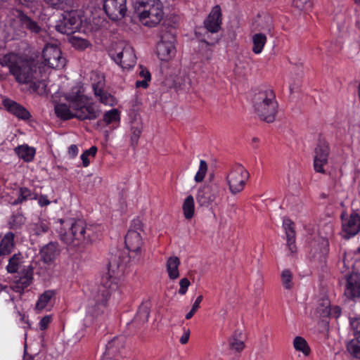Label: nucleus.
<instances>
[{"label":"nucleus","instance_id":"2eb2a0df","mask_svg":"<svg viewBox=\"0 0 360 360\" xmlns=\"http://www.w3.org/2000/svg\"><path fill=\"white\" fill-rule=\"evenodd\" d=\"M33 274L34 269L32 266H24L11 283L13 291L22 294L24 290L32 283Z\"/></svg>","mask_w":360,"mask_h":360},{"label":"nucleus","instance_id":"9b49d317","mask_svg":"<svg viewBox=\"0 0 360 360\" xmlns=\"http://www.w3.org/2000/svg\"><path fill=\"white\" fill-rule=\"evenodd\" d=\"M42 58L45 65L51 68L61 69L65 65L66 60L62 56V52L56 45H46L42 51Z\"/></svg>","mask_w":360,"mask_h":360},{"label":"nucleus","instance_id":"dca6fc26","mask_svg":"<svg viewBox=\"0 0 360 360\" xmlns=\"http://www.w3.org/2000/svg\"><path fill=\"white\" fill-rule=\"evenodd\" d=\"M110 56L122 68L129 69L133 68L136 63L134 51L130 46H125L121 51L116 53H110Z\"/></svg>","mask_w":360,"mask_h":360},{"label":"nucleus","instance_id":"79ce46f5","mask_svg":"<svg viewBox=\"0 0 360 360\" xmlns=\"http://www.w3.org/2000/svg\"><path fill=\"white\" fill-rule=\"evenodd\" d=\"M207 171V164L206 161L201 160L200 161L199 169H198V172L196 173L195 178H194L195 181L198 183L202 181L205 176Z\"/></svg>","mask_w":360,"mask_h":360},{"label":"nucleus","instance_id":"f03ea898","mask_svg":"<svg viewBox=\"0 0 360 360\" xmlns=\"http://www.w3.org/2000/svg\"><path fill=\"white\" fill-rule=\"evenodd\" d=\"M66 103H56L54 106L56 115L63 120L77 118L81 121L96 120L100 117L101 110L79 89H72L65 95Z\"/></svg>","mask_w":360,"mask_h":360},{"label":"nucleus","instance_id":"393cba45","mask_svg":"<svg viewBox=\"0 0 360 360\" xmlns=\"http://www.w3.org/2000/svg\"><path fill=\"white\" fill-rule=\"evenodd\" d=\"M14 151L18 158L22 159L26 162H32L36 153V149L27 144L15 147Z\"/></svg>","mask_w":360,"mask_h":360},{"label":"nucleus","instance_id":"052dcab7","mask_svg":"<svg viewBox=\"0 0 360 360\" xmlns=\"http://www.w3.org/2000/svg\"><path fill=\"white\" fill-rule=\"evenodd\" d=\"M11 291H13V289L11 288V284L10 285H2L0 284V293L5 292L8 294H10Z\"/></svg>","mask_w":360,"mask_h":360},{"label":"nucleus","instance_id":"6ab92c4d","mask_svg":"<svg viewBox=\"0 0 360 360\" xmlns=\"http://www.w3.org/2000/svg\"><path fill=\"white\" fill-rule=\"evenodd\" d=\"M60 253V249L57 242H50L44 245L39 252L41 260L50 264L58 257Z\"/></svg>","mask_w":360,"mask_h":360},{"label":"nucleus","instance_id":"a878e982","mask_svg":"<svg viewBox=\"0 0 360 360\" xmlns=\"http://www.w3.org/2000/svg\"><path fill=\"white\" fill-rule=\"evenodd\" d=\"M23 256L20 252L14 254L8 259V264L6 266V270L10 274L18 273L22 268Z\"/></svg>","mask_w":360,"mask_h":360},{"label":"nucleus","instance_id":"69168bd1","mask_svg":"<svg viewBox=\"0 0 360 360\" xmlns=\"http://www.w3.org/2000/svg\"><path fill=\"white\" fill-rule=\"evenodd\" d=\"M359 96H360V83H359Z\"/></svg>","mask_w":360,"mask_h":360},{"label":"nucleus","instance_id":"13d9d810","mask_svg":"<svg viewBox=\"0 0 360 360\" xmlns=\"http://www.w3.org/2000/svg\"><path fill=\"white\" fill-rule=\"evenodd\" d=\"M150 80H148L147 79H143L141 81L138 80L136 82V86L137 88L142 87L143 89H146L148 87V82H150Z\"/></svg>","mask_w":360,"mask_h":360},{"label":"nucleus","instance_id":"7c9ffc66","mask_svg":"<svg viewBox=\"0 0 360 360\" xmlns=\"http://www.w3.org/2000/svg\"><path fill=\"white\" fill-rule=\"evenodd\" d=\"M346 349L352 358L360 359V340L358 338L349 340L346 344Z\"/></svg>","mask_w":360,"mask_h":360},{"label":"nucleus","instance_id":"680f3d73","mask_svg":"<svg viewBox=\"0 0 360 360\" xmlns=\"http://www.w3.org/2000/svg\"><path fill=\"white\" fill-rule=\"evenodd\" d=\"M94 91L96 96L100 97L105 91L99 88L98 85H94Z\"/></svg>","mask_w":360,"mask_h":360},{"label":"nucleus","instance_id":"f8f14e48","mask_svg":"<svg viewBox=\"0 0 360 360\" xmlns=\"http://www.w3.org/2000/svg\"><path fill=\"white\" fill-rule=\"evenodd\" d=\"M330 153L328 143L323 139H319L314 149V168L316 172L325 174L323 166L328 163Z\"/></svg>","mask_w":360,"mask_h":360},{"label":"nucleus","instance_id":"f704fd0d","mask_svg":"<svg viewBox=\"0 0 360 360\" xmlns=\"http://www.w3.org/2000/svg\"><path fill=\"white\" fill-rule=\"evenodd\" d=\"M142 123L140 122L134 121L131 122V144L134 147L138 143L140 135L142 132Z\"/></svg>","mask_w":360,"mask_h":360},{"label":"nucleus","instance_id":"603ef678","mask_svg":"<svg viewBox=\"0 0 360 360\" xmlns=\"http://www.w3.org/2000/svg\"><path fill=\"white\" fill-rule=\"evenodd\" d=\"M139 68L141 69L139 72V75L141 77H143V79H147L148 80H150L151 75L150 72L144 68L142 65L139 66Z\"/></svg>","mask_w":360,"mask_h":360},{"label":"nucleus","instance_id":"3c124183","mask_svg":"<svg viewBox=\"0 0 360 360\" xmlns=\"http://www.w3.org/2000/svg\"><path fill=\"white\" fill-rule=\"evenodd\" d=\"M51 321L49 316H45L39 321V328L41 330H46Z\"/></svg>","mask_w":360,"mask_h":360},{"label":"nucleus","instance_id":"ea45409f","mask_svg":"<svg viewBox=\"0 0 360 360\" xmlns=\"http://www.w3.org/2000/svg\"><path fill=\"white\" fill-rule=\"evenodd\" d=\"M149 315L150 311L147 307H140L134 318V323H145L148 322Z\"/></svg>","mask_w":360,"mask_h":360},{"label":"nucleus","instance_id":"bb28decb","mask_svg":"<svg viewBox=\"0 0 360 360\" xmlns=\"http://www.w3.org/2000/svg\"><path fill=\"white\" fill-rule=\"evenodd\" d=\"M180 260L177 257H170L167 261V271L170 279L174 280L179 276V266Z\"/></svg>","mask_w":360,"mask_h":360},{"label":"nucleus","instance_id":"6e6552de","mask_svg":"<svg viewBox=\"0 0 360 360\" xmlns=\"http://www.w3.org/2000/svg\"><path fill=\"white\" fill-rule=\"evenodd\" d=\"M224 188L217 181H210L200 187L196 195V200L200 206L208 207L218 198L222 196Z\"/></svg>","mask_w":360,"mask_h":360},{"label":"nucleus","instance_id":"aec40b11","mask_svg":"<svg viewBox=\"0 0 360 360\" xmlns=\"http://www.w3.org/2000/svg\"><path fill=\"white\" fill-rule=\"evenodd\" d=\"M3 105L10 113L19 119L27 120L31 117L30 112L25 108L11 99H4Z\"/></svg>","mask_w":360,"mask_h":360},{"label":"nucleus","instance_id":"5701e85b","mask_svg":"<svg viewBox=\"0 0 360 360\" xmlns=\"http://www.w3.org/2000/svg\"><path fill=\"white\" fill-rule=\"evenodd\" d=\"M16 13V19L20 22L22 28H25L35 34L40 32L41 29L37 22L32 20L20 10H17Z\"/></svg>","mask_w":360,"mask_h":360},{"label":"nucleus","instance_id":"423d86ee","mask_svg":"<svg viewBox=\"0 0 360 360\" xmlns=\"http://www.w3.org/2000/svg\"><path fill=\"white\" fill-rule=\"evenodd\" d=\"M135 9L143 25L150 27L158 25L164 15L163 6L160 0H136Z\"/></svg>","mask_w":360,"mask_h":360},{"label":"nucleus","instance_id":"20e7f679","mask_svg":"<svg viewBox=\"0 0 360 360\" xmlns=\"http://www.w3.org/2000/svg\"><path fill=\"white\" fill-rule=\"evenodd\" d=\"M116 280L110 271L102 275L99 284L91 292L90 302L91 306L95 308V313L103 311L107 307L112 293L118 288Z\"/></svg>","mask_w":360,"mask_h":360},{"label":"nucleus","instance_id":"1a4fd4ad","mask_svg":"<svg viewBox=\"0 0 360 360\" xmlns=\"http://www.w3.org/2000/svg\"><path fill=\"white\" fill-rule=\"evenodd\" d=\"M82 25L81 16L75 11H65L56 22V30L65 34H72L79 31Z\"/></svg>","mask_w":360,"mask_h":360},{"label":"nucleus","instance_id":"b1692460","mask_svg":"<svg viewBox=\"0 0 360 360\" xmlns=\"http://www.w3.org/2000/svg\"><path fill=\"white\" fill-rule=\"evenodd\" d=\"M15 235L12 232H8L0 241V257L4 258L9 255L15 248Z\"/></svg>","mask_w":360,"mask_h":360},{"label":"nucleus","instance_id":"58836bf2","mask_svg":"<svg viewBox=\"0 0 360 360\" xmlns=\"http://www.w3.org/2000/svg\"><path fill=\"white\" fill-rule=\"evenodd\" d=\"M51 8L54 9H65L71 6L72 0H44Z\"/></svg>","mask_w":360,"mask_h":360},{"label":"nucleus","instance_id":"473e14b6","mask_svg":"<svg viewBox=\"0 0 360 360\" xmlns=\"http://www.w3.org/2000/svg\"><path fill=\"white\" fill-rule=\"evenodd\" d=\"M184 216L186 219H191L195 212L194 199L192 195H188L184 200L182 205Z\"/></svg>","mask_w":360,"mask_h":360},{"label":"nucleus","instance_id":"4be33fe9","mask_svg":"<svg viewBox=\"0 0 360 360\" xmlns=\"http://www.w3.org/2000/svg\"><path fill=\"white\" fill-rule=\"evenodd\" d=\"M283 227L285 230L287 240V246L291 253H295L297 251L295 245V231L294 229V223L288 218L283 221Z\"/></svg>","mask_w":360,"mask_h":360},{"label":"nucleus","instance_id":"8fccbe9b","mask_svg":"<svg viewBox=\"0 0 360 360\" xmlns=\"http://www.w3.org/2000/svg\"><path fill=\"white\" fill-rule=\"evenodd\" d=\"M142 228H143V223L140 219L137 218V219H134L131 221V224L129 229L136 230V231L139 232V231H142Z\"/></svg>","mask_w":360,"mask_h":360},{"label":"nucleus","instance_id":"c85d7f7f","mask_svg":"<svg viewBox=\"0 0 360 360\" xmlns=\"http://www.w3.org/2000/svg\"><path fill=\"white\" fill-rule=\"evenodd\" d=\"M37 199V193H32L29 188L26 187H20L18 191V198L11 202L13 205H17L27 200Z\"/></svg>","mask_w":360,"mask_h":360},{"label":"nucleus","instance_id":"e433bc0d","mask_svg":"<svg viewBox=\"0 0 360 360\" xmlns=\"http://www.w3.org/2000/svg\"><path fill=\"white\" fill-rule=\"evenodd\" d=\"M69 41L74 48L79 51H84L91 46L89 40L78 37H70Z\"/></svg>","mask_w":360,"mask_h":360},{"label":"nucleus","instance_id":"4c0bfd02","mask_svg":"<svg viewBox=\"0 0 360 360\" xmlns=\"http://www.w3.org/2000/svg\"><path fill=\"white\" fill-rule=\"evenodd\" d=\"M330 301L327 299L322 300L316 307V312L321 318L329 317L330 314Z\"/></svg>","mask_w":360,"mask_h":360},{"label":"nucleus","instance_id":"ddd939ff","mask_svg":"<svg viewBox=\"0 0 360 360\" xmlns=\"http://www.w3.org/2000/svg\"><path fill=\"white\" fill-rule=\"evenodd\" d=\"M346 213L343 212L341 216L342 237L345 239H349L360 232V215L356 212H352L348 217L345 218Z\"/></svg>","mask_w":360,"mask_h":360},{"label":"nucleus","instance_id":"338daca9","mask_svg":"<svg viewBox=\"0 0 360 360\" xmlns=\"http://www.w3.org/2000/svg\"><path fill=\"white\" fill-rule=\"evenodd\" d=\"M356 251H357V252H358V253H359V254H360V247H359V248H358V249H357V250H356Z\"/></svg>","mask_w":360,"mask_h":360},{"label":"nucleus","instance_id":"6e6d98bb","mask_svg":"<svg viewBox=\"0 0 360 360\" xmlns=\"http://www.w3.org/2000/svg\"><path fill=\"white\" fill-rule=\"evenodd\" d=\"M184 333L179 340L180 342L182 345L186 344L188 342V341L189 340V336H190V330L189 329L184 328Z\"/></svg>","mask_w":360,"mask_h":360},{"label":"nucleus","instance_id":"c9c22d12","mask_svg":"<svg viewBox=\"0 0 360 360\" xmlns=\"http://www.w3.org/2000/svg\"><path fill=\"white\" fill-rule=\"evenodd\" d=\"M293 346L297 351L302 352L304 356H308L310 354L311 349L302 337H295L293 340Z\"/></svg>","mask_w":360,"mask_h":360},{"label":"nucleus","instance_id":"a19ab883","mask_svg":"<svg viewBox=\"0 0 360 360\" xmlns=\"http://www.w3.org/2000/svg\"><path fill=\"white\" fill-rule=\"evenodd\" d=\"M292 274L289 269H285L281 274V281L283 287L287 290L292 288Z\"/></svg>","mask_w":360,"mask_h":360},{"label":"nucleus","instance_id":"39448f33","mask_svg":"<svg viewBox=\"0 0 360 360\" xmlns=\"http://www.w3.org/2000/svg\"><path fill=\"white\" fill-rule=\"evenodd\" d=\"M253 107L259 118L268 123L275 120L278 104L273 90L266 89L256 93L253 98Z\"/></svg>","mask_w":360,"mask_h":360},{"label":"nucleus","instance_id":"72a5a7b5","mask_svg":"<svg viewBox=\"0 0 360 360\" xmlns=\"http://www.w3.org/2000/svg\"><path fill=\"white\" fill-rule=\"evenodd\" d=\"M56 291L52 290H46L42 293L36 304V309L38 310L44 309L51 301V298L55 296Z\"/></svg>","mask_w":360,"mask_h":360},{"label":"nucleus","instance_id":"bf43d9fd","mask_svg":"<svg viewBox=\"0 0 360 360\" xmlns=\"http://www.w3.org/2000/svg\"><path fill=\"white\" fill-rule=\"evenodd\" d=\"M202 299H203V297H202V295H199V296L196 298V300H195V302L193 303V306H192V309H193V310L197 311V310L199 309V307H200V302H202Z\"/></svg>","mask_w":360,"mask_h":360},{"label":"nucleus","instance_id":"7ed1b4c3","mask_svg":"<svg viewBox=\"0 0 360 360\" xmlns=\"http://www.w3.org/2000/svg\"><path fill=\"white\" fill-rule=\"evenodd\" d=\"M59 221L60 238L69 250H82L96 238L93 227L88 226L82 219H60Z\"/></svg>","mask_w":360,"mask_h":360},{"label":"nucleus","instance_id":"de8ad7c7","mask_svg":"<svg viewBox=\"0 0 360 360\" xmlns=\"http://www.w3.org/2000/svg\"><path fill=\"white\" fill-rule=\"evenodd\" d=\"M179 293L181 295H185L190 285V281L187 278H183L179 281Z\"/></svg>","mask_w":360,"mask_h":360},{"label":"nucleus","instance_id":"f257e3e1","mask_svg":"<svg viewBox=\"0 0 360 360\" xmlns=\"http://www.w3.org/2000/svg\"><path fill=\"white\" fill-rule=\"evenodd\" d=\"M1 67H8L9 72L19 84H29L33 92L44 95L46 84L42 79L41 64L32 60L22 59L18 55L10 53L0 58Z\"/></svg>","mask_w":360,"mask_h":360},{"label":"nucleus","instance_id":"5fc2aeb1","mask_svg":"<svg viewBox=\"0 0 360 360\" xmlns=\"http://www.w3.org/2000/svg\"><path fill=\"white\" fill-rule=\"evenodd\" d=\"M37 200H38V202L41 207L46 206L50 204V201L49 200L46 195H41L40 196H39L37 195Z\"/></svg>","mask_w":360,"mask_h":360},{"label":"nucleus","instance_id":"412c9836","mask_svg":"<svg viewBox=\"0 0 360 360\" xmlns=\"http://www.w3.org/2000/svg\"><path fill=\"white\" fill-rule=\"evenodd\" d=\"M345 295L349 299H354L360 295V276L350 275L347 278Z\"/></svg>","mask_w":360,"mask_h":360},{"label":"nucleus","instance_id":"4468645a","mask_svg":"<svg viewBox=\"0 0 360 360\" xmlns=\"http://www.w3.org/2000/svg\"><path fill=\"white\" fill-rule=\"evenodd\" d=\"M103 9L112 20H120L127 11V0H104Z\"/></svg>","mask_w":360,"mask_h":360},{"label":"nucleus","instance_id":"e2e57ef3","mask_svg":"<svg viewBox=\"0 0 360 360\" xmlns=\"http://www.w3.org/2000/svg\"><path fill=\"white\" fill-rule=\"evenodd\" d=\"M196 311H197L193 310V309L191 308V311L186 314V319H191Z\"/></svg>","mask_w":360,"mask_h":360},{"label":"nucleus","instance_id":"9d476101","mask_svg":"<svg viewBox=\"0 0 360 360\" xmlns=\"http://www.w3.org/2000/svg\"><path fill=\"white\" fill-rule=\"evenodd\" d=\"M249 176V172L243 166L236 165L226 176L230 192L233 195L241 192Z\"/></svg>","mask_w":360,"mask_h":360},{"label":"nucleus","instance_id":"774afa93","mask_svg":"<svg viewBox=\"0 0 360 360\" xmlns=\"http://www.w3.org/2000/svg\"><path fill=\"white\" fill-rule=\"evenodd\" d=\"M11 300L12 302H14V297H11Z\"/></svg>","mask_w":360,"mask_h":360},{"label":"nucleus","instance_id":"a18cd8bd","mask_svg":"<svg viewBox=\"0 0 360 360\" xmlns=\"http://www.w3.org/2000/svg\"><path fill=\"white\" fill-rule=\"evenodd\" d=\"M101 103L105 105H112L115 101L114 97L106 91H104L99 97Z\"/></svg>","mask_w":360,"mask_h":360},{"label":"nucleus","instance_id":"f3484780","mask_svg":"<svg viewBox=\"0 0 360 360\" xmlns=\"http://www.w3.org/2000/svg\"><path fill=\"white\" fill-rule=\"evenodd\" d=\"M204 27L208 32L217 33L221 29V11L219 5L214 6L204 20Z\"/></svg>","mask_w":360,"mask_h":360},{"label":"nucleus","instance_id":"37998d69","mask_svg":"<svg viewBox=\"0 0 360 360\" xmlns=\"http://www.w3.org/2000/svg\"><path fill=\"white\" fill-rule=\"evenodd\" d=\"M97 152V148L96 146H91L89 149L86 150L81 155V160L84 167L89 166L90 161L89 160V156L94 157Z\"/></svg>","mask_w":360,"mask_h":360},{"label":"nucleus","instance_id":"c756f323","mask_svg":"<svg viewBox=\"0 0 360 360\" xmlns=\"http://www.w3.org/2000/svg\"><path fill=\"white\" fill-rule=\"evenodd\" d=\"M120 113L117 109H112L107 111L103 115V118L98 121L97 124L102 126L104 124L108 125L112 123L120 122Z\"/></svg>","mask_w":360,"mask_h":360},{"label":"nucleus","instance_id":"2f4dec72","mask_svg":"<svg viewBox=\"0 0 360 360\" xmlns=\"http://www.w3.org/2000/svg\"><path fill=\"white\" fill-rule=\"evenodd\" d=\"M266 42V37L264 34L257 33L252 36V51L259 54L262 53L263 48Z\"/></svg>","mask_w":360,"mask_h":360},{"label":"nucleus","instance_id":"cd10ccee","mask_svg":"<svg viewBox=\"0 0 360 360\" xmlns=\"http://www.w3.org/2000/svg\"><path fill=\"white\" fill-rule=\"evenodd\" d=\"M49 230V224L46 219H39L37 222L32 223L30 225V231L35 236H41L48 232Z\"/></svg>","mask_w":360,"mask_h":360},{"label":"nucleus","instance_id":"09e8293b","mask_svg":"<svg viewBox=\"0 0 360 360\" xmlns=\"http://www.w3.org/2000/svg\"><path fill=\"white\" fill-rule=\"evenodd\" d=\"M292 6L299 10H303L310 6L309 0H293Z\"/></svg>","mask_w":360,"mask_h":360},{"label":"nucleus","instance_id":"c03bdc74","mask_svg":"<svg viewBox=\"0 0 360 360\" xmlns=\"http://www.w3.org/2000/svg\"><path fill=\"white\" fill-rule=\"evenodd\" d=\"M229 347L230 349L236 352H241L245 348V344L243 341L236 338V334L229 340Z\"/></svg>","mask_w":360,"mask_h":360},{"label":"nucleus","instance_id":"0e129e2a","mask_svg":"<svg viewBox=\"0 0 360 360\" xmlns=\"http://www.w3.org/2000/svg\"><path fill=\"white\" fill-rule=\"evenodd\" d=\"M354 3L357 5H360V0H353Z\"/></svg>","mask_w":360,"mask_h":360},{"label":"nucleus","instance_id":"49530a36","mask_svg":"<svg viewBox=\"0 0 360 360\" xmlns=\"http://www.w3.org/2000/svg\"><path fill=\"white\" fill-rule=\"evenodd\" d=\"M351 327L355 335L360 338V318L353 319L350 321Z\"/></svg>","mask_w":360,"mask_h":360},{"label":"nucleus","instance_id":"a211bd4d","mask_svg":"<svg viewBox=\"0 0 360 360\" xmlns=\"http://www.w3.org/2000/svg\"><path fill=\"white\" fill-rule=\"evenodd\" d=\"M124 242L130 254L134 253L136 255L140 253L143 244L140 232L129 229L125 236Z\"/></svg>","mask_w":360,"mask_h":360},{"label":"nucleus","instance_id":"4d7b16f0","mask_svg":"<svg viewBox=\"0 0 360 360\" xmlns=\"http://www.w3.org/2000/svg\"><path fill=\"white\" fill-rule=\"evenodd\" d=\"M78 154V148L76 145L72 144L68 148V155L70 158H74Z\"/></svg>","mask_w":360,"mask_h":360},{"label":"nucleus","instance_id":"0eeeda50","mask_svg":"<svg viewBox=\"0 0 360 360\" xmlns=\"http://www.w3.org/2000/svg\"><path fill=\"white\" fill-rule=\"evenodd\" d=\"M173 29L162 28L160 31V41L157 44V54L161 60L167 61L175 56V35Z\"/></svg>","mask_w":360,"mask_h":360},{"label":"nucleus","instance_id":"864d4df0","mask_svg":"<svg viewBox=\"0 0 360 360\" xmlns=\"http://www.w3.org/2000/svg\"><path fill=\"white\" fill-rule=\"evenodd\" d=\"M330 314L329 316L333 317V318H338L340 316L341 314V309L338 307L335 306L333 307H330Z\"/></svg>","mask_w":360,"mask_h":360}]
</instances>
